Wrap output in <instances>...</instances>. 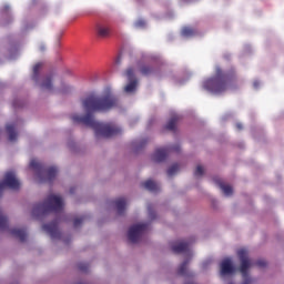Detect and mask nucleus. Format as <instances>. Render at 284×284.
I'll return each mask as SVG.
<instances>
[{
  "instance_id": "nucleus-1",
  "label": "nucleus",
  "mask_w": 284,
  "mask_h": 284,
  "mask_svg": "<svg viewBox=\"0 0 284 284\" xmlns=\"http://www.w3.org/2000/svg\"><path fill=\"white\" fill-rule=\"evenodd\" d=\"M119 100L114 97L105 95L102 98L99 97H88L82 100V108L87 112L85 115H72L71 119L73 123H82L87 128H91L95 132L97 139L103 136V139H110L111 136H116L121 134L119 126L112 123H101L94 120V112H108L112 108H116Z\"/></svg>"
},
{
  "instance_id": "nucleus-2",
  "label": "nucleus",
  "mask_w": 284,
  "mask_h": 284,
  "mask_svg": "<svg viewBox=\"0 0 284 284\" xmlns=\"http://www.w3.org/2000/svg\"><path fill=\"white\" fill-rule=\"evenodd\" d=\"M234 83H236V72L234 70L225 72L221 67H216L215 75L205 80L203 88L207 92H212V94H222V92L230 90Z\"/></svg>"
},
{
  "instance_id": "nucleus-3",
  "label": "nucleus",
  "mask_w": 284,
  "mask_h": 284,
  "mask_svg": "<svg viewBox=\"0 0 284 284\" xmlns=\"http://www.w3.org/2000/svg\"><path fill=\"white\" fill-rule=\"evenodd\" d=\"M50 212H55V214L63 212V199L61 196L50 194L43 202L34 204L32 216H45Z\"/></svg>"
},
{
  "instance_id": "nucleus-4",
  "label": "nucleus",
  "mask_w": 284,
  "mask_h": 284,
  "mask_svg": "<svg viewBox=\"0 0 284 284\" xmlns=\"http://www.w3.org/2000/svg\"><path fill=\"white\" fill-rule=\"evenodd\" d=\"M30 168L38 173L42 183H52V181L57 179V174H59V169H57V166L45 169L43 164L37 160H31Z\"/></svg>"
},
{
  "instance_id": "nucleus-5",
  "label": "nucleus",
  "mask_w": 284,
  "mask_h": 284,
  "mask_svg": "<svg viewBox=\"0 0 284 284\" xmlns=\"http://www.w3.org/2000/svg\"><path fill=\"white\" fill-rule=\"evenodd\" d=\"M237 256L241 261L240 272L244 278L242 284H252V277H250V274L247 273V271L252 266V261L250 260V252L246 248H240L237 251Z\"/></svg>"
},
{
  "instance_id": "nucleus-6",
  "label": "nucleus",
  "mask_w": 284,
  "mask_h": 284,
  "mask_svg": "<svg viewBox=\"0 0 284 284\" xmlns=\"http://www.w3.org/2000/svg\"><path fill=\"white\" fill-rule=\"evenodd\" d=\"M6 187H9V190H20L21 182L17 179V174L13 171H8L4 174V179L2 182H0V196L3 194V191Z\"/></svg>"
},
{
  "instance_id": "nucleus-7",
  "label": "nucleus",
  "mask_w": 284,
  "mask_h": 284,
  "mask_svg": "<svg viewBox=\"0 0 284 284\" xmlns=\"http://www.w3.org/2000/svg\"><path fill=\"white\" fill-rule=\"evenodd\" d=\"M149 225L145 223L134 224L129 229L128 239L130 243H139L141 236L148 232Z\"/></svg>"
},
{
  "instance_id": "nucleus-8",
  "label": "nucleus",
  "mask_w": 284,
  "mask_h": 284,
  "mask_svg": "<svg viewBox=\"0 0 284 284\" xmlns=\"http://www.w3.org/2000/svg\"><path fill=\"white\" fill-rule=\"evenodd\" d=\"M170 152H181V146L175 145V146L156 149L153 154V161L155 163H163V161L168 159V154H170Z\"/></svg>"
},
{
  "instance_id": "nucleus-9",
  "label": "nucleus",
  "mask_w": 284,
  "mask_h": 284,
  "mask_svg": "<svg viewBox=\"0 0 284 284\" xmlns=\"http://www.w3.org/2000/svg\"><path fill=\"white\" fill-rule=\"evenodd\" d=\"M125 77L128 78L129 83L124 87V92H126V94L136 92L139 80H136L134 77V68H128L125 71Z\"/></svg>"
},
{
  "instance_id": "nucleus-10",
  "label": "nucleus",
  "mask_w": 284,
  "mask_h": 284,
  "mask_svg": "<svg viewBox=\"0 0 284 284\" xmlns=\"http://www.w3.org/2000/svg\"><path fill=\"white\" fill-rule=\"evenodd\" d=\"M95 34L99 39H108L112 34L110 24L100 22L95 26Z\"/></svg>"
},
{
  "instance_id": "nucleus-11",
  "label": "nucleus",
  "mask_w": 284,
  "mask_h": 284,
  "mask_svg": "<svg viewBox=\"0 0 284 284\" xmlns=\"http://www.w3.org/2000/svg\"><path fill=\"white\" fill-rule=\"evenodd\" d=\"M42 230L47 232L51 239H61V233L59 232V224L57 221L42 225Z\"/></svg>"
},
{
  "instance_id": "nucleus-12",
  "label": "nucleus",
  "mask_w": 284,
  "mask_h": 284,
  "mask_svg": "<svg viewBox=\"0 0 284 284\" xmlns=\"http://www.w3.org/2000/svg\"><path fill=\"white\" fill-rule=\"evenodd\" d=\"M220 267H221V271H220L221 276H229V274H234L235 272V268H234V265L232 264L231 258L223 260L220 264Z\"/></svg>"
},
{
  "instance_id": "nucleus-13",
  "label": "nucleus",
  "mask_w": 284,
  "mask_h": 284,
  "mask_svg": "<svg viewBox=\"0 0 284 284\" xmlns=\"http://www.w3.org/2000/svg\"><path fill=\"white\" fill-rule=\"evenodd\" d=\"M189 250H190V243L187 242L182 241L172 245V252H174V254H183Z\"/></svg>"
},
{
  "instance_id": "nucleus-14",
  "label": "nucleus",
  "mask_w": 284,
  "mask_h": 284,
  "mask_svg": "<svg viewBox=\"0 0 284 284\" xmlns=\"http://www.w3.org/2000/svg\"><path fill=\"white\" fill-rule=\"evenodd\" d=\"M10 234L14 236V239H19L20 243H26V240L28 239L26 229H12Z\"/></svg>"
},
{
  "instance_id": "nucleus-15",
  "label": "nucleus",
  "mask_w": 284,
  "mask_h": 284,
  "mask_svg": "<svg viewBox=\"0 0 284 284\" xmlns=\"http://www.w3.org/2000/svg\"><path fill=\"white\" fill-rule=\"evenodd\" d=\"M52 79H53L52 74L44 77L40 84L41 90H47L48 92H52L53 90Z\"/></svg>"
},
{
  "instance_id": "nucleus-16",
  "label": "nucleus",
  "mask_w": 284,
  "mask_h": 284,
  "mask_svg": "<svg viewBox=\"0 0 284 284\" xmlns=\"http://www.w3.org/2000/svg\"><path fill=\"white\" fill-rule=\"evenodd\" d=\"M141 185L144 187V190H149V192H159V190H161L159 183L154 182L153 180H146L142 182Z\"/></svg>"
},
{
  "instance_id": "nucleus-17",
  "label": "nucleus",
  "mask_w": 284,
  "mask_h": 284,
  "mask_svg": "<svg viewBox=\"0 0 284 284\" xmlns=\"http://www.w3.org/2000/svg\"><path fill=\"white\" fill-rule=\"evenodd\" d=\"M115 203V207L118 211V214H123V212H125V207L128 205V201L125 200V197H119L118 200L114 201Z\"/></svg>"
},
{
  "instance_id": "nucleus-18",
  "label": "nucleus",
  "mask_w": 284,
  "mask_h": 284,
  "mask_svg": "<svg viewBox=\"0 0 284 284\" xmlns=\"http://www.w3.org/2000/svg\"><path fill=\"white\" fill-rule=\"evenodd\" d=\"M190 262L189 261H184L178 268V274L179 276H189L192 277L194 276V274H192L190 271H187V264Z\"/></svg>"
},
{
  "instance_id": "nucleus-19",
  "label": "nucleus",
  "mask_w": 284,
  "mask_h": 284,
  "mask_svg": "<svg viewBox=\"0 0 284 284\" xmlns=\"http://www.w3.org/2000/svg\"><path fill=\"white\" fill-rule=\"evenodd\" d=\"M179 123V115H173L165 125V130L176 132V124Z\"/></svg>"
},
{
  "instance_id": "nucleus-20",
  "label": "nucleus",
  "mask_w": 284,
  "mask_h": 284,
  "mask_svg": "<svg viewBox=\"0 0 284 284\" xmlns=\"http://www.w3.org/2000/svg\"><path fill=\"white\" fill-rule=\"evenodd\" d=\"M215 183L219 185V187L222 190V192L225 194V196H232V186L225 185L221 180H214Z\"/></svg>"
},
{
  "instance_id": "nucleus-21",
  "label": "nucleus",
  "mask_w": 284,
  "mask_h": 284,
  "mask_svg": "<svg viewBox=\"0 0 284 284\" xmlns=\"http://www.w3.org/2000/svg\"><path fill=\"white\" fill-rule=\"evenodd\" d=\"M7 133L9 134V141H17V132L14 131V124H7L6 126Z\"/></svg>"
},
{
  "instance_id": "nucleus-22",
  "label": "nucleus",
  "mask_w": 284,
  "mask_h": 284,
  "mask_svg": "<svg viewBox=\"0 0 284 284\" xmlns=\"http://www.w3.org/2000/svg\"><path fill=\"white\" fill-rule=\"evenodd\" d=\"M140 72L143 77H150V74H154V68L148 64L140 67Z\"/></svg>"
},
{
  "instance_id": "nucleus-23",
  "label": "nucleus",
  "mask_w": 284,
  "mask_h": 284,
  "mask_svg": "<svg viewBox=\"0 0 284 284\" xmlns=\"http://www.w3.org/2000/svg\"><path fill=\"white\" fill-rule=\"evenodd\" d=\"M41 68H43V63L38 62L34 67H33V74H32V81H39V73L41 72Z\"/></svg>"
},
{
  "instance_id": "nucleus-24",
  "label": "nucleus",
  "mask_w": 284,
  "mask_h": 284,
  "mask_svg": "<svg viewBox=\"0 0 284 284\" xmlns=\"http://www.w3.org/2000/svg\"><path fill=\"white\" fill-rule=\"evenodd\" d=\"M196 34V30L192 27H184L182 29V37H194Z\"/></svg>"
},
{
  "instance_id": "nucleus-25",
  "label": "nucleus",
  "mask_w": 284,
  "mask_h": 284,
  "mask_svg": "<svg viewBox=\"0 0 284 284\" xmlns=\"http://www.w3.org/2000/svg\"><path fill=\"white\" fill-rule=\"evenodd\" d=\"M0 230H8V216L0 209Z\"/></svg>"
},
{
  "instance_id": "nucleus-26",
  "label": "nucleus",
  "mask_w": 284,
  "mask_h": 284,
  "mask_svg": "<svg viewBox=\"0 0 284 284\" xmlns=\"http://www.w3.org/2000/svg\"><path fill=\"white\" fill-rule=\"evenodd\" d=\"M180 168L179 164H173L170 166V169L166 171L168 176H174L176 172H179Z\"/></svg>"
},
{
  "instance_id": "nucleus-27",
  "label": "nucleus",
  "mask_w": 284,
  "mask_h": 284,
  "mask_svg": "<svg viewBox=\"0 0 284 284\" xmlns=\"http://www.w3.org/2000/svg\"><path fill=\"white\" fill-rule=\"evenodd\" d=\"M83 221H85V216L75 217L73 221V227H80L81 223H83Z\"/></svg>"
},
{
  "instance_id": "nucleus-28",
  "label": "nucleus",
  "mask_w": 284,
  "mask_h": 284,
  "mask_svg": "<svg viewBox=\"0 0 284 284\" xmlns=\"http://www.w3.org/2000/svg\"><path fill=\"white\" fill-rule=\"evenodd\" d=\"M204 172L205 171L203 170V168L201 165H197L194 171V176H203Z\"/></svg>"
},
{
  "instance_id": "nucleus-29",
  "label": "nucleus",
  "mask_w": 284,
  "mask_h": 284,
  "mask_svg": "<svg viewBox=\"0 0 284 284\" xmlns=\"http://www.w3.org/2000/svg\"><path fill=\"white\" fill-rule=\"evenodd\" d=\"M89 267H90V265L87 264V263H80V264H78V270H79L80 272H88Z\"/></svg>"
},
{
  "instance_id": "nucleus-30",
  "label": "nucleus",
  "mask_w": 284,
  "mask_h": 284,
  "mask_svg": "<svg viewBox=\"0 0 284 284\" xmlns=\"http://www.w3.org/2000/svg\"><path fill=\"white\" fill-rule=\"evenodd\" d=\"M256 267L263 268V267H267V262L265 260H257L255 262Z\"/></svg>"
},
{
  "instance_id": "nucleus-31",
  "label": "nucleus",
  "mask_w": 284,
  "mask_h": 284,
  "mask_svg": "<svg viewBox=\"0 0 284 284\" xmlns=\"http://www.w3.org/2000/svg\"><path fill=\"white\" fill-rule=\"evenodd\" d=\"M134 28L141 29V28H145V20H138L134 22Z\"/></svg>"
},
{
  "instance_id": "nucleus-32",
  "label": "nucleus",
  "mask_w": 284,
  "mask_h": 284,
  "mask_svg": "<svg viewBox=\"0 0 284 284\" xmlns=\"http://www.w3.org/2000/svg\"><path fill=\"white\" fill-rule=\"evenodd\" d=\"M148 211H149V216L151 219H156V213H154V211H152V206L151 205L148 206Z\"/></svg>"
},
{
  "instance_id": "nucleus-33",
  "label": "nucleus",
  "mask_w": 284,
  "mask_h": 284,
  "mask_svg": "<svg viewBox=\"0 0 284 284\" xmlns=\"http://www.w3.org/2000/svg\"><path fill=\"white\" fill-rule=\"evenodd\" d=\"M236 128H237V130H243V124L237 123V124H236Z\"/></svg>"
},
{
  "instance_id": "nucleus-34",
  "label": "nucleus",
  "mask_w": 284,
  "mask_h": 284,
  "mask_svg": "<svg viewBox=\"0 0 284 284\" xmlns=\"http://www.w3.org/2000/svg\"><path fill=\"white\" fill-rule=\"evenodd\" d=\"M185 3H194V1H197V0H183Z\"/></svg>"
},
{
  "instance_id": "nucleus-35",
  "label": "nucleus",
  "mask_w": 284,
  "mask_h": 284,
  "mask_svg": "<svg viewBox=\"0 0 284 284\" xmlns=\"http://www.w3.org/2000/svg\"><path fill=\"white\" fill-rule=\"evenodd\" d=\"M13 108H17V102H13Z\"/></svg>"
},
{
  "instance_id": "nucleus-36",
  "label": "nucleus",
  "mask_w": 284,
  "mask_h": 284,
  "mask_svg": "<svg viewBox=\"0 0 284 284\" xmlns=\"http://www.w3.org/2000/svg\"><path fill=\"white\" fill-rule=\"evenodd\" d=\"M6 10H9V8H8V7H6Z\"/></svg>"
},
{
  "instance_id": "nucleus-37",
  "label": "nucleus",
  "mask_w": 284,
  "mask_h": 284,
  "mask_svg": "<svg viewBox=\"0 0 284 284\" xmlns=\"http://www.w3.org/2000/svg\"><path fill=\"white\" fill-rule=\"evenodd\" d=\"M254 85H255V88H256V85H257V84H256V83H254Z\"/></svg>"
},
{
  "instance_id": "nucleus-38",
  "label": "nucleus",
  "mask_w": 284,
  "mask_h": 284,
  "mask_svg": "<svg viewBox=\"0 0 284 284\" xmlns=\"http://www.w3.org/2000/svg\"><path fill=\"white\" fill-rule=\"evenodd\" d=\"M229 284H234V283L231 282V283H229Z\"/></svg>"
}]
</instances>
